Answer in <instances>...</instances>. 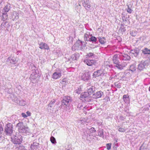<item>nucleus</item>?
<instances>
[{
	"label": "nucleus",
	"instance_id": "1",
	"mask_svg": "<svg viewBox=\"0 0 150 150\" xmlns=\"http://www.w3.org/2000/svg\"><path fill=\"white\" fill-rule=\"evenodd\" d=\"M7 134H10L13 133V125L11 123H8L6 125L5 129Z\"/></svg>",
	"mask_w": 150,
	"mask_h": 150
},
{
	"label": "nucleus",
	"instance_id": "2",
	"mask_svg": "<svg viewBox=\"0 0 150 150\" xmlns=\"http://www.w3.org/2000/svg\"><path fill=\"white\" fill-rule=\"evenodd\" d=\"M22 141V137L21 135L15 136V137L12 139L13 142L16 144H20Z\"/></svg>",
	"mask_w": 150,
	"mask_h": 150
},
{
	"label": "nucleus",
	"instance_id": "3",
	"mask_svg": "<svg viewBox=\"0 0 150 150\" xmlns=\"http://www.w3.org/2000/svg\"><path fill=\"white\" fill-rule=\"evenodd\" d=\"M16 127H18V131L20 132H24L26 128L22 122H20L18 123Z\"/></svg>",
	"mask_w": 150,
	"mask_h": 150
},
{
	"label": "nucleus",
	"instance_id": "4",
	"mask_svg": "<svg viewBox=\"0 0 150 150\" xmlns=\"http://www.w3.org/2000/svg\"><path fill=\"white\" fill-rule=\"evenodd\" d=\"M39 48L42 50H50V48L48 45L44 42H40L39 44Z\"/></svg>",
	"mask_w": 150,
	"mask_h": 150
},
{
	"label": "nucleus",
	"instance_id": "5",
	"mask_svg": "<svg viewBox=\"0 0 150 150\" xmlns=\"http://www.w3.org/2000/svg\"><path fill=\"white\" fill-rule=\"evenodd\" d=\"M125 63H122L120 64L119 62H118L115 64H114V66L116 67L118 69L121 70L123 69L126 65Z\"/></svg>",
	"mask_w": 150,
	"mask_h": 150
},
{
	"label": "nucleus",
	"instance_id": "6",
	"mask_svg": "<svg viewBox=\"0 0 150 150\" xmlns=\"http://www.w3.org/2000/svg\"><path fill=\"white\" fill-rule=\"evenodd\" d=\"M84 62L89 66H91L95 65L97 63L96 61L95 60H91L86 59L84 60Z\"/></svg>",
	"mask_w": 150,
	"mask_h": 150
},
{
	"label": "nucleus",
	"instance_id": "7",
	"mask_svg": "<svg viewBox=\"0 0 150 150\" xmlns=\"http://www.w3.org/2000/svg\"><path fill=\"white\" fill-rule=\"evenodd\" d=\"M103 95V93L101 91H98L93 94L92 97L93 98L97 99L100 98Z\"/></svg>",
	"mask_w": 150,
	"mask_h": 150
},
{
	"label": "nucleus",
	"instance_id": "8",
	"mask_svg": "<svg viewBox=\"0 0 150 150\" xmlns=\"http://www.w3.org/2000/svg\"><path fill=\"white\" fill-rule=\"evenodd\" d=\"M90 75L88 72L82 73L81 76L82 79L84 81H87L89 79Z\"/></svg>",
	"mask_w": 150,
	"mask_h": 150
},
{
	"label": "nucleus",
	"instance_id": "9",
	"mask_svg": "<svg viewBox=\"0 0 150 150\" xmlns=\"http://www.w3.org/2000/svg\"><path fill=\"white\" fill-rule=\"evenodd\" d=\"M70 100V97L69 96H65L64 98L62 100V104L64 105L67 106L68 105L69 103Z\"/></svg>",
	"mask_w": 150,
	"mask_h": 150
},
{
	"label": "nucleus",
	"instance_id": "10",
	"mask_svg": "<svg viewBox=\"0 0 150 150\" xmlns=\"http://www.w3.org/2000/svg\"><path fill=\"white\" fill-rule=\"evenodd\" d=\"M62 74L61 72H54L52 76V77L53 79H58L61 77Z\"/></svg>",
	"mask_w": 150,
	"mask_h": 150
},
{
	"label": "nucleus",
	"instance_id": "11",
	"mask_svg": "<svg viewBox=\"0 0 150 150\" xmlns=\"http://www.w3.org/2000/svg\"><path fill=\"white\" fill-rule=\"evenodd\" d=\"M10 9V7L8 5H6L5 6L2 11V15H6L7 13L9 11Z\"/></svg>",
	"mask_w": 150,
	"mask_h": 150
},
{
	"label": "nucleus",
	"instance_id": "12",
	"mask_svg": "<svg viewBox=\"0 0 150 150\" xmlns=\"http://www.w3.org/2000/svg\"><path fill=\"white\" fill-rule=\"evenodd\" d=\"M95 91V87L93 86H92L90 88L88 89L87 92H88V93L90 96L91 95L93 94L94 92Z\"/></svg>",
	"mask_w": 150,
	"mask_h": 150
},
{
	"label": "nucleus",
	"instance_id": "13",
	"mask_svg": "<svg viewBox=\"0 0 150 150\" xmlns=\"http://www.w3.org/2000/svg\"><path fill=\"white\" fill-rule=\"evenodd\" d=\"M90 96L87 92L82 93L80 96V98L83 99L90 98Z\"/></svg>",
	"mask_w": 150,
	"mask_h": 150
},
{
	"label": "nucleus",
	"instance_id": "14",
	"mask_svg": "<svg viewBox=\"0 0 150 150\" xmlns=\"http://www.w3.org/2000/svg\"><path fill=\"white\" fill-rule=\"evenodd\" d=\"M101 71L100 70H98L94 72L93 74V76L95 77H96L100 76L101 75Z\"/></svg>",
	"mask_w": 150,
	"mask_h": 150
},
{
	"label": "nucleus",
	"instance_id": "15",
	"mask_svg": "<svg viewBox=\"0 0 150 150\" xmlns=\"http://www.w3.org/2000/svg\"><path fill=\"white\" fill-rule=\"evenodd\" d=\"M142 52L144 54H150V50L147 48H144L142 50Z\"/></svg>",
	"mask_w": 150,
	"mask_h": 150
},
{
	"label": "nucleus",
	"instance_id": "16",
	"mask_svg": "<svg viewBox=\"0 0 150 150\" xmlns=\"http://www.w3.org/2000/svg\"><path fill=\"white\" fill-rule=\"evenodd\" d=\"M99 41L100 43L103 44L106 42L105 39L104 38H100L99 39Z\"/></svg>",
	"mask_w": 150,
	"mask_h": 150
},
{
	"label": "nucleus",
	"instance_id": "17",
	"mask_svg": "<svg viewBox=\"0 0 150 150\" xmlns=\"http://www.w3.org/2000/svg\"><path fill=\"white\" fill-rule=\"evenodd\" d=\"M136 70V67L134 65H131L129 67V70L132 71H134Z\"/></svg>",
	"mask_w": 150,
	"mask_h": 150
},
{
	"label": "nucleus",
	"instance_id": "18",
	"mask_svg": "<svg viewBox=\"0 0 150 150\" xmlns=\"http://www.w3.org/2000/svg\"><path fill=\"white\" fill-rule=\"evenodd\" d=\"M71 59L73 61L76 60L77 59V55L76 54H73L71 56Z\"/></svg>",
	"mask_w": 150,
	"mask_h": 150
},
{
	"label": "nucleus",
	"instance_id": "19",
	"mask_svg": "<svg viewBox=\"0 0 150 150\" xmlns=\"http://www.w3.org/2000/svg\"><path fill=\"white\" fill-rule=\"evenodd\" d=\"M129 98V96L128 95H125L123 96L122 98L124 101L126 102Z\"/></svg>",
	"mask_w": 150,
	"mask_h": 150
},
{
	"label": "nucleus",
	"instance_id": "20",
	"mask_svg": "<svg viewBox=\"0 0 150 150\" xmlns=\"http://www.w3.org/2000/svg\"><path fill=\"white\" fill-rule=\"evenodd\" d=\"M84 6L86 9H88L90 8L91 6L90 4H84Z\"/></svg>",
	"mask_w": 150,
	"mask_h": 150
},
{
	"label": "nucleus",
	"instance_id": "21",
	"mask_svg": "<svg viewBox=\"0 0 150 150\" xmlns=\"http://www.w3.org/2000/svg\"><path fill=\"white\" fill-rule=\"evenodd\" d=\"M138 68L139 69L142 70L144 68V65L142 64H140L138 65Z\"/></svg>",
	"mask_w": 150,
	"mask_h": 150
},
{
	"label": "nucleus",
	"instance_id": "22",
	"mask_svg": "<svg viewBox=\"0 0 150 150\" xmlns=\"http://www.w3.org/2000/svg\"><path fill=\"white\" fill-rule=\"evenodd\" d=\"M89 34L85 33L84 35V39L85 41H88V39L89 38Z\"/></svg>",
	"mask_w": 150,
	"mask_h": 150
},
{
	"label": "nucleus",
	"instance_id": "23",
	"mask_svg": "<svg viewBox=\"0 0 150 150\" xmlns=\"http://www.w3.org/2000/svg\"><path fill=\"white\" fill-rule=\"evenodd\" d=\"M50 141L53 144L56 143V141L55 138L53 137H50Z\"/></svg>",
	"mask_w": 150,
	"mask_h": 150
},
{
	"label": "nucleus",
	"instance_id": "24",
	"mask_svg": "<svg viewBox=\"0 0 150 150\" xmlns=\"http://www.w3.org/2000/svg\"><path fill=\"white\" fill-rule=\"evenodd\" d=\"M90 39L91 41L93 42H96L97 40L96 38L94 36L91 37Z\"/></svg>",
	"mask_w": 150,
	"mask_h": 150
},
{
	"label": "nucleus",
	"instance_id": "25",
	"mask_svg": "<svg viewBox=\"0 0 150 150\" xmlns=\"http://www.w3.org/2000/svg\"><path fill=\"white\" fill-rule=\"evenodd\" d=\"M111 144H106V146L108 150H109L110 149L111 147Z\"/></svg>",
	"mask_w": 150,
	"mask_h": 150
},
{
	"label": "nucleus",
	"instance_id": "26",
	"mask_svg": "<svg viewBox=\"0 0 150 150\" xmlns=\"http://www.w3.org/2000/svg\"><path fill=\"white\" fill-rule=\"evenodd\" d=\"M118 131L120 132H123L125 131V129L124 128H123L122 127H120Z\"/></svg>",
	"mask_w": 150,
	"mask_h": 150
},
{
	"label": "nucleus",
	"instance_id": "27",
	"mask_svg": "<svg viewBox=\"0 0 150 150\" xmlns=\"http://www.w3.org/2000/svg\"><path fill=\"white\" fill-rule=\"evenodd\" d=\"M16 59L14 58H13L11 59V63H14L16 62Z\"/></svg>",
	"mask_w": 150,
	"mask_h": 150
},
{
	"label": "nucleus",
	"instance_id": "28",
	"mask_svg": "<svg viewBox=\"0 0 150 150\" xmlns=\"http://www.w3.org/2000/svg\"><path fill=\"white\" fill-rule=\"evenodd\" d=\"M127 11L128 13H131L132 12V10L130 8L129 6H128V8L127 10Z\"/></svg>",
	"mask_w": 150,
	"mask_h": 150
},
{
	"label": "nucleus",
	"instance_id": "29",
	"mask_svg": "<svg viewBox=\"0 0 150 150\" xmlns=\"http://www.w3.org/2000/svg\"><path fill=\"white\" fill-rule=\"evenodd\" d=\"M112 61L114 64H115L119 62V60H118L117 59H112Z\"/></svg>",
	"mask_w": 150,
	"mask_h": 150
},
{
	"label": "nucleus",
	"instance_id": "30",
	"mask_svg": "<svg viewBox=\"0 0 150 150\" xmlns=\"http://www.w3.org/2000/svg\"><path fill=\"white\" fill-rule=\"evenodd\" d=\"M76 93H81V88H78L76 90Z\"/></svg>",
	"mask_w": 150,
	"mask_h": 150
},
{
	"label": "nucleus",
	"instance_id": "31",
	"mask_svg": "<svg viewBox=\"0 0 150 150\" xmlns=\"http://www.w3.org/2000/svg\"><path fill=\"white\" fill-rule=\"evenodd\" d=\"M22 116L24 118H26L27 117V115H26L25 113H22L21 114Z\"/></svg>",
	"mask_w": 150,
	"mask_h": 150
},
{
	"label": "nucleus",
	"instance_id": "32",
	"mask_svg": "<svg viewBox=\"0 0 150 150\" xmlns=\"http://www.w3.org/2000/svg\"><path fill=\"white\" fill-rule=\"evenodd\" d=\"M93 53L90 52L88 54L87 56L89 57H90L93 56Z\"/></svg>",
	"mask_w": 150,
	"mask_h": 150
},
{
	"label": "nucleus",
	"instance_id": "33",
	"mask_svg": "<svg viewBox=\"0 0 150 150\" xmlns=\"http://www.w3.org/2000/svg\"><path fill=\"white\" fill-rule=\"evenodd\" d=\"M3 131V128L0 125V135L1 134L2 132Z\"/></svg>",
	"mask_w": 150,
	"mask_h": 150
},
{
	"label": "nucleus",
	"instance_id": "34",
	"mask_svg": "<svg viewBox=\"0 0 150 150\" xmlns=\"http://www.w3.org/2000/svg\"><path fill=\"white\" fill-rule=\"evenodd\" d=\"M118 55L117 54H115L113 57L112 59H117Z\"/></svg>",
	"mask_w": 150,
	"mask_h": 150
},
{
	"label": "nucleus",
	"instance_id": "35",
	"mask_svg": "<svg viewBox=\"0 0 150 150\" xmlns=\"http://www.w3.org/2000/svg\"><path fill=\"white\" fill-rule=\"evenodd\" d=\"M26 113L27 114V117L30 116L31 115L30 112L28 111L26 112Z\"/></svg>",
	"mask_w": 150,
	"mask_h": 150
},
{
	"label": "nucleus",
	"instance_id": "36",
	"mask_svg": "<svg viewBox=\"0 0 150 150\" xmlns=\"http://www.w3.org/2000/svg\"><path fill=\"white\" fill-rule=\"evenodd\" d=\"M90 130L92 131V132H95L96 130L93 127H92L90 129Z\"/></svg>",
	"mask_w": 150,
	"mask_h": 150
},
{
	"label": "nucleus",
	"instance_id": "37",
	"mask_svg": "<svg viewBox=\"0 0 150 150\" xmlns=\"http://www.w3.org/2000/svg\"><path fill=\"white\" fill-rule=\"evenodd\" d=\"M120 119L121 120H123L124 119V117L123 116H121L120 117Z\"/></svg>",
	"mask_w": 150,
	"mask_h": 150
},
{
	"label": "nucleus",
	"instance_id": "38",
	"mask_svg": "<svg viewBox=\"0 0 150 150\" xmlns=\"http://www.w3.org/2000/svg\"><path fill=\"white\" fill-rule=\"evenodd\" d=\"M127 57H128L129 58H129H130V57H129V56H128V55H127Z\"/></svg>",
	"mask_w": 150,
	"mask_h": 150
},
{
	"label": "nucleus",
	"instance_id": "39",
	"mask_svg": "<svg viewBox=\"0 0 150 150\" xmlns=\"http://www.w3.org/2000/svg\"><path fill=\"white\" fill-rule=\"evenodd\" d=\"M149 91H150V86L149 87Z\"/></svg>",
	"mask_w": 150,
	"mask_h": 150
},
{
	"label": "nucleus",
	"instance_id": "40",
	"mask_svg": "<svg viewBox=\"0 0 150 150\" xmlns=\"http://www.w3.org/2000/svg\"><path fill=\"white\" fill-rule=\"evenodd\" d=\"M55 102V100H54L53 101L54 103Z\"/></svg>",
	"mask_w": 150,
	"mask_h": 150
},
{
	"label": "nucleus",
	"instance_id": "41",
	"mask_svg": "<svg viewBox=\"0 0 150 150\" xmlns=\"http://www.w3.org/2000/svg\"><path fill=\"white\" fill-rule=\"evenodd\" d=\"M7 17H8V15H6V18H7Z\"/></svg>",
	"mask_w": 150,
	"mask_h": 150
},
{
	"label": "nucleus",
	"instance_id": "42",
	"mask_svg": "<svg viewBox=\"0 0 150 150\" xmlns=\"http://www.w3.org/2000/svg\"><path fill=\"white\" fill-rule=\"evenodd\" d=\"M70 150V149H67V150Z\"/></svg>",
	"mask_w": 150,
	"mask_h": 150
}]
</instances>
